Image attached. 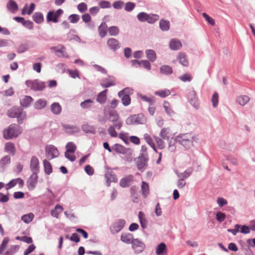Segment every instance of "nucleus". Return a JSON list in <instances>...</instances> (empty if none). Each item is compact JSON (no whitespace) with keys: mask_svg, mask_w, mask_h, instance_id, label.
Listing matches in <instances>:
<instances>
[{"mask_svg":"<svg viewBox=\"0 0 255 255\" xmlns=\"http://www.w3.org/2000/svg\"><path fill=\"white\" fill-rule=\"evenodd\" d=\"M63 211V207L60 205H57L55 208L51 211V215L56 218H59V215Z\"/></svg>","mask_w":255,"mask_h":255,"instance_id":"obj_31","label":"nucleus"},{"mask_svg":"<svg viewBox=\"0 0 255 255\" xmlns=\"http://www.w3.org/2000/svg\"><path fill=\"white\" fill-rule=\"evenodd\" d=\"M93 103L94 101L93 100L91 99H87L81 102L80 106L83 109H87L90 107Z\"/></svg>","mask_w":255,"mask_h":255,"instance_id":"obj_49","label":"nucleus"},{"mask_svg":"<svg viewBox=\"0 0 255 255\" xmlns=\"http://www.w3.org/2000/svg\"><path fill=\"white\" fill-rule=\"evenodd\" d=\"M33 99L29 96H24L20 100V105L23 108H27L30 106Z\"/></svg>","mask_w":255,"mask_h":255,"instance_id":"obj_17","label":"nucleus"},{"mask_svg":"<svg viewBox=\"0 0 255 255\" xmlns=\"http://www.w3.org/2000/svg\"><path fill=\"white\" fill-rule=\"evenodd\" d=\"M22 128L19 124H11L7 128L3 130V137L6 139L16 137L22 132Z\"/></svg>","mask_w":255,"mask_h":255,"instance_id":"obj_2","label":"nucleus"},{"mask_svg":"<svg viewBox=\"0 0 255 255\" xmlns=\"http://www.w3.org/2000/svg\"><path fill=\"white\" fill-rule=\"evenodd\" d=\"M107 45L111 49L114 51L120 47L119 41L114 38H109L107 41Z\"/></svg>","mask_w":255,"mask_h":255,"instance_id":"obj_15","label":"nucleus"},{"mask_svg":"<svg viewBox=\"0 0 255 255\" xmlns=\"http://www.w3.org/2000/svg\"><path fill=\"white\" fill-rule=\"evenodd\" d=\"M138 217L139 220V222L141 225V227L143 229L146 228L147 226V220L146 219L145 214L141 211L138 212Z\"/></svg>","mask_w":255,"mask_h":255,"instance_id":"obj_26","label":"nucleus"},{"mask_svg":"<svg viewBox=\"0 0 255 255\" xmlns=\"http://www.w3.org/2000/svg\"><path fill=\"white\" fill-rule=\"evenodd\" d=\"M126 224V221L124 219H119L116 221L111 227V231L115 234L121 231Z\"/></svg>","mask_w":255,"mask_h":255,"instance_id":"obj_9","label":"nucleus"},{"mask_svg":"<svg viewBox=\"0 0 255 255\" xmlns=\"http://www.w3.org/2000/svg\"><path fill=\"white\" fill-rule=\"evenodd\" d=\"M171 92L169 90H161L154 92V95L161 98H165L170 95Z\"/></svg>","mask_w":255,"mask_h":255,"instance_id":"obj_44","label":"nucleus"},{"mask_svg":"<svg viewBox=\"0 0 255 255\" xmlns=\"http://www.w3.org/2000/svg\"><path fill=\"white\" fill-rule=\"evenodd\" d=\"M28 46L26 44H22L18 46L17 48V52L18 53H22L28 50Z\"/></svg>","mask_w":255,"mask_h":255,"instance_id":"obj_56","label":"nucleus"},{"mask_svg":"<svg viewBox=\"0 0 255 255\" xmlns=\"http://www.w3.org/2000/svg\"><path fill=\"white\" fill-rule=\"evenodd\" d=\"M62 108L58 103H54L51 105V111L55 115H59L61 113Z\"/></svg>","mask_w":255,"mask_h":255,"instance_id":"obj_38","label":"nucleus"},{"mask_svg":"<svg viewBox=\"0 0 255 255\" xmlns=\"http://www.w3.org/2000/svg\"><path fill=\"white\" fill-rule=\"evenodd\" d=\"M7 116L10 118H16L19 125L22 124L27 118L26 113L23 109L17 106L9 109L7 112Z\"/></svg>","mask_w":255,"mask_h":255,"instance_id":"obj_1","label":"nucleus"},{"mask_svg":"<svg viewBox=\"0 0 255 255\" xmlns=\"http://www.w3.org/2000/svg\"><path fill=\"white\" fill-rule=\"evenodd\" d=\"M192 173V169H188L183 173H178V172H176V174L178 178L180 179H183V180L188 178Z\"/></svg>","mask_w":255,"mask_h":255,"instance_id":"obj_41","label":"nucleus"},{"mask_svg":"<svg viewBox=\"0 0 255 255\" xmlns=\"http://www.w3.org/2000/svg\"><path fill=\"white\" fill-rule=\"evenodd\" d=\"M63 128L66 132L70 134L78 132L79 130L78 128L76 127L66 125H63Z\"/></svg>","mask_w":255,"mask_h":255,"instance_id":"obj_34","label":"nucleus"},{"mask_svg":"<svg viewBox=\"0 0 255 255\" xmlns=\"http://www.w3.org/2000/svg\"><path fill=\"white\" fill-rule=\"evenodd\" d=\"M6 8L11 13H15L18 10V6L15 1L9 0L6 4Z\"/></svg>","mask_w":255,"mask_h":255,"instance_id":"obj_20","label":"nucleus"},{"mask_svg":"<svg viewBox=\"0 0 255 255\" xmlns=\"http://www.w3.org/2000/svg\"><path fill=\"white\" fill-rule=\"evenodd\" d=\"M187 98L191 105L196 109L199 108V103L196 91L193 88L189 92L187 95Z\"/></svg>","mask_w":255,"mask_h":255,"instance_id":"obj_8","label":"nucleus"},{"mask_svg":"<svg viewBox=\"0 0 255 255\" xmlns=\"http://www.w3.org/2000/svg\"><path fill=\"white\" fill-rule=\"evenodd\" d=\"M108 31L111 36H117L120 33V29L117 26H110L108 29Z\"/></svg>","mask_w":255,"mask_h":255,"instance_id":"obj_47","label":"nucleus"},{"mask_svg":"<svg viewBox=\"0 0 255 255\" xmlns=\"http://www.w3.org/2000/svg\"><path fill=\"white\" fill-rule=\"evenodd\" d=\"M34 215L32 213H29L21 217V220L25 223H29L34 218Z\"/></svg>","mask_w":255,"mask_h":255,"instance_id":"obj_48","label":"nucleus"},{"mask_svg":"<svg viewBox=\"0 0 255 255\" xmlns=\"http://www.w3.org/2000/svg\"><path fill=\"white\" fill-rule=\"evenodd\" d=\"M16 239L18 240L21 241L27 244H30L32 242V238L31 237H29L26 236H24L22 237H17Z\"/></svg>","mask_w":255,"mask_h":255,"instance_id":"obj_57","label":"nucleus"},{"mask_svg":"<svg viewBox=\"0 0 255 255\" xmlns=\"http://www.w3.org/2000/svg\"><path fill=\"white\" fill-rule=\"evenodd\" d=\"M46 155L48 158L51 159L57 157L59 152L56 147L53 145H50L46 147Z\"/></svg>","mask_w":255,"mask_h":255,"instance_id":"obj_11","label":"nucleus"},{"mask_svg":"<svg viewBox=\"0 0 255 255\" xmlns=\"http://www.w3.org/2000/svg\"><path fill=\"white\" fill-rule=\"evenodd\" d=\"M58 17L56 16V14L54 13V11L50 10L47 13L46 19L48 22H53L57 23L58 22Z\"/></svg>","mask_w":255,"mask_h":255,"instance_id":"obj_35","label":"nucleus"},{"mask_svg":"<svg viewBox=\"0 0 255 255\" xmlns=\"http://www.w3.org/2000/svg\"><path fill=\"white\" fill-rule=\"evenodd\" d=\"M10 162V157L8 156H5L0 160V167H3L5 165L9 164Z\"/></svg>","mask_w":255,"mask_h":255,"instance_id":"obj_53","label":"nucleus"},{"mask_svg":"<svg viewBox=\"0 0 255 255\" xmlns=\"http://www.w3.org/2000/svg\"><path fill=\"white\" fill-rule=\"evenodd\" d=\"M132 247L136 254L141 253L145 248L144 244L138 239H134L132 242Z\"/></svg>","mask_w":255,"mask_h":255,"instance_id":"obj_12","label":"nucleus"},{"mask_svg":"<svg viewBox=\"0 0 255 255\" xmlns=\"http://www.w3.org/2000/svg\"><path fill=\"white\" fill-rule=\"evenodd\" d=\"M147 158L144 156H139L136 160L137 167L139 170L143 171L146 167Z\"/></svg>","mask_w":255,"mask_h":255,"instance_id":"obj_13","label":"nucleus"},{"mask_svg":"<svg viewBox=\"0 0 255 255\" xmlns=\"http://www.w3.org/2000/svg\"><path fill=\"white\" fill-rule=\"evenodd\" d=\"M139 97L142 100L148 102L150 106L153 105L155 103V99L153 97H148L142 94L139 95Z\"/></svg>","mask_w":255,"mask_h":255,"instance_id":"obj_46","label":"nucleus"},{"mask_svg":"<svg viewBox=\"0 0 255 255\" xmlns=\"http://www.w3.org/2000/svg\"><path fill=\"white\" fill-rule=\"evenodd\" d=\"M146 119L143 114L140 113L137 115H132L128 117L126 123L128 125L144 124L146 123Z\"/></svg>","mask_w":255,"mask_h":255,"instance_id":"obj_3","label":"nucleus"},{"mask_svg":"<svg viewBox=\"0 0 255 255\" xmlns=\"http://www.w3.org/2000/svg\"><path fill=\"white\" fill-rule=\"evenodd\" d=\"M124 4V2L122 1H121V0L116 1L113 3V6L115 9H120L122 8Z\"/></svg>","mask_w":255,"mask_h":255,"instance_id":"obj_64","label":"nucleus"},{"mask_svg":"<svg viewBox=\"0 0 255 255\" xmlns=\"http://www.w3.org/2000/svg\"><path fill=\"white\" fill-rule=\"evenodd\" d=\"M163 107L165 109L166 113L169 116H172L174 114V112L170 107L168 102H164Z\"/></svg>","mask_w":255,"mask_h":255,"instance_id":"obj_52","label":"nucleus"},{"mask_svg":"<svg viewBox=\"0 0 255 255\" xmlns=\"http://www.w3.org/2000/svg\"><path fill=\"white\" fill-rule=\"evenodd\" d=\"M203 16L205 18L206 21H208L211 25L213 26L215 24V20L207 13L204 12L202 13Z\"/></svg>","mask_w":255,"mask_h":255,"instance_id":"obj_60","label":"nucleus"},{"mask_svg":"<svg viewBox=\"0 0 255 255\" xmlns=\"http://www.w3.org/2000/svg\"><path fill=\"white\" fill-rule=\"evenodd\" d=\"M132 93L133 90L129 88H126L119 92L118 96L121 99L123 105L128 106L130 104L131 99L129 95Z\"/></svg>","mask_w":255,"mask_h":255,"instance_id":"obj_4","label":"nucleus"},{"mask_svg":"<svg viewBox=\"0 0 255 255\" xmlns=\"http://www.w3.org/2000/svg\"><path fill=\"white\" fill-rule=\"evenodd\" d=\"M46 105L47 101L44 99H40L35 102L34 107L35 109L39 110L44 109Z\"/></svg>","mask_w":255,"mask_h":255,"instance_id":"obj_28","label":"nucleus"},{"mask_svg":"<svg viewBox=\"0 0 255 255\" xmlns=\"http://www.w3.org/2000/svg\"><path fill=\"white\" fill-rule=\"evenodd\" d=\"M218 94L215 92L213 94L212 97V102L214 108H216L218 106Z\"/></svg>","mask_w":255,"mask_h":255,"instance_id":"obj_58","label":"nucleus"},{"mask_svg":"<svg viewBox=\"0 0 255 255\" xmlns=\"http://www.w3.org/2000/svg\"><path fill=\"white\" fill-rule=\"evenodd\" d=\"M159 18L158 15L155 14H148L146 22L150 24H153L157 21Z\"/></svg>","mask_w":255,"mask_h":255,"instance_id":"obj_45","label":"nucleus"},{"mask_svg":"<svg viewBox=\"0 0 255 255\" xmlns=\"http://www.w3.org/2000/svg\"><path fill=\"white\" fill-rule=\"evenodd\" d=\"M174 141L178 143H182L183 142H196L193 134L191 133H186L184 134H180L175 137Z\"/></svg>","mask_w":255,"mask_h":255,"instance_id":"obj_7","label":"nucleus"},{"mask_svg":"<svg viewBox=\"0 0 255 255\" xmlns=\"http://www.w3.org/2000/svg\"><path fill=\"white\" fill-rule=\"evenodd\" d=\"M112 148L113 151L123 154L127 153L128 150V149L124 147L122 144H114Z\"/></svg>","mask_w":255,"mask_h":255,"instance_id":"obj_29","label":"nucleus"},{"mask_svg":"<svg viewBox=\"0 0 255 255\" xmlns=\"http://www.w3.org/2000/svg\"><path fill=\"white\" fill-rule=\"evenodd\" d=\"M17 184H19L20 186H22L23 184V180L20 178H16L11 180L6 185V190H8L13 187Z\"/></svg>","mask_w":255,"mask_h":255,"instance_id":"obj_21","label":"nucleus"},{"mask_svg":"<svg viewBox=\"0 0 255 255\" xmlns=\"http://www.w3.org/2000/svg\"><path fill=\"white\" fill-rule=\"evenodd\" d=\"M30 168L32 172H39V162L36 156H32L30 160Z\"/></svg>","mask_w":255,"mask_h":255,"instance_id":"obj_14","label":"nucleus"},{"mask_svg":"<svg viewBox=\"0 0 255 255\" xmlns=\"http://www.w3.org/2000/svg\"><path fill=\"white\" fill-rule=\"evenodd\" d=\"M82 129L86 133L95 134L96 133V128L95 127L88 124L83 125Z\"/></svg>","mask_w":255,"mask_h":255,"instance_id":"obj_23","label":"nucleus"},{"mask_svg":"<svg viewBox=\"0 0 255 255\" xmlns=\"http://www.w3.org/2000/svg\"><path fill=\"white\" fill-rule=\"evenodd\" d=\"M121 240L124 243L129 244H132V242L134 239L132 234L130 233H125L122 234L121 236Z\"/></svg>","mask_w":255,"mask_h":255,"instance_id":"obj_22","label":"nucleus"},{"mask_svg":"<svg viewBox=\"0 0 255 255\" xmlns=\"http://www.w3.org/2000/svg\"><path fill=\"white\" fill-rule=\"evenodd\" d=\"M135 7V4L132 2H128L126 3L125 10L126 11L130 12L132 11Z\"/></svg>","mask_w":255,"mask_h":255,"instance_id":"obj_54","label":"nucleus"},{"mask_svg":"<svg viewBox=\"0 0 255 255\" xmlns=\"http://www.w3.org/2000/svg\"><path fill=\"white\" fill-rule=\"evenodd\" d=\"M147 59L151 62H153L156 59L155 52L153 50L148 49L145 51Z\"/></svg>","mask_w":255,"mask_h":255,"instance_id":"obj_39","label":"nucleus"},{"mask_svg":"<svg viewBox=\"0 0 255 255\" xmlns=\"http://www.w3.org/2000/svg\"><path fill=\"white\" fill-rule=\"evenodd\" d=\"M156 254L158 255H167L166 246L164 243H160L156 248Z\"/></svg>","mask_w":255,"mask_h":255,"instance_id":"obj_27","label":"nucleus"},{"mask_svg":"<svg viewBox=\"0 0 255 255\" xmlns=\"http://www.w3.org/2000/svg\"><path fill=\"white\" fill-rule=\"evenodd\" d=\"M105 178L108 186H110L111 182H116L117 181L116 176L114 174L108 172L105 174Z\"/></svg>","mask_w":255,"mask_h":255,"instance_id":"obj_36","label":"nucleus"},{"mask_svg":"<svg viewBox=\"0 0 255 255\" xmlns=\"http://www.w3.org/2000/svg\"><path fill=\"white\" fill-rule=\"evenodd\" d=\"M133 181V176L131 175H128L122 178L120 182V184L122 187L129 186Z\"/></svg>","mask_w":255,"mask_h":255,"instance_id":"obj_16","label":"nucleus"},{"mask_svg":"<svg viewBox=\"0 0 255 255\" xmlns=\"http://www.w3.org/2000/svg\"><path fill=\"white\" fill-rule=\"evenodd\" d=\"M32 174L31 175L29 180L28 183L29 185L32 188H34L37 182V178L38 175L37 173L38 172H32Z\"/></svg>","mask_w":255,"mask_h":255,"instance_id":"obj_32","label":"nucleus"},{"mask_svg":"<svg viewBox=\"0 0 255 255\" xmlns=\"http://www.w3.org/2000/svg\"><path fill=\"white\" fill-rule=\"evenodd\" d=\"M170 48L173 50H177L182 47L180 41L176 39H172L169 43Z\"/></svg>","mask_w":255,"mask_h":255,"instance_id":"obj_24","label":"nucleus"},{"mask_svg":"<svg viewBox=\"0 0 255 255\" xmlns=\"http://www.w3.org/2000/svg\"><path fill=\"white\" fill-rule=\"evenodd\" d=\"M108 90L105 89L98 94L96 100L100 104H104L107 99V93Z\"/></svg>","mask_w":255,"mask_h":255,"instance_id":"obj_25","label":"nucleus"},{"mask_svg":"<svg viewBox=\"0 0 255 255\" xmlns=\"http://www.w3.org/2000/svg\"><path fill=\"white\" fill-rule=\"evenodd\" d=\"M78 9L81 12H84L87 9V5L85 2H81L77 6Z\"/></svg>","mask_w":255,"mask_h":255,"instance_id":"obj_62","label":"nucleus"},{"mask_svg":"<svg viewBox=\"0 0 255 255\" xmlns=\"http://www.w3.org/2000/svg\"><path fill=\"white\" fill-rule=\"evenodd\" d=\"M109 120L113 123V125L118 129H120L123 126V122L120 120L118 112L115 110L109 111Z\"/></svg>","mask_w":255,"mask_h":255,"instance_id":"obj_6","label":"nucleus"},{"mask_svg":"<svg viewBox=\"0 0 255 255\" xmlns=\"http://www.w3.org/2000/svg\"><path fill=\"white\" fill-rule=\"evenodd\" d=\"M108 25L106 22H102L99 26L98 30L101 37H105L107 33Z\"/></svg>","mask_w":255,"mask_h":255,"instance_id":"obj_18","label":"nucleus"},{"mask_svg":"<svg viewBox=\"0 0 255 255\" xmlns=\"http://www.w3.org/2000/svg\"><path fill=\"white\" fill-rule=\"evenodd\" d=\"M159 27L162 31H168L170 28V23L167 20L161 19L159 21Z\"/></svg>","mask_w":255,"mask_h":255,"instance_id":"obj_40","label":"nucleus"},{"mask_svg":"<svg viewBox=\"0 0 255 255\" xmlns=\"http://www.w3.org/2000/svg\"><path fill=\"white\" fill-rule=\"evenodd\" d=\"M33 20L37 24L42 23L44 21V17L41 12H35L32 15Z\"/></svg>","mask_w":255,"mask_h":255,"instance_id":"obj_30","label":"nucleus"},{"mask_svg":"<svg viewBox=\"0 0 255 255\" xmlns=\"http://www.w3.org/2000/svg\"><path fill=\"white\" fill-rule=\"evenodd\" d=\"M141 190L143 197L146 198L149 194V187L148 184L144 181H142L141 186Z\"/></svg>","mask_w":255,"mask_h":255,"instance_id":"obj_33","label":"nucleus"},{"mask_svg":"<svg viewBox=\"0 0 255 255\" xmlns=\"http://www.w3.org/2000/svg\"><path fill=\"white\" fill-rule=\"evenodd\" d=\"M71 23H76L78 22L80 19V16L76 14H72L68 17Z\"/></svg>","mask_w":255,"mask_h":255,"instance_id":"obj_55","label":"nucleus"},{"mask_svg":"<svg viewBox=\"0 0 255 255\" xmlns=\"http://www.w3.org/2000/svg\"><path fill=\"white\" fill-rule=\"evenodd\" d=\"M160 72L162 74L170 75L173 73V70L170 66L164 65L160 67Z\"/></svg>","mask_w":255,"mask_h":255,"instance_id":"obj_37","label":"nucleus"},{"mask_svg":"<svg viewBox=\"0 0 255 255\" xmlns=\"http://www.w3.org/2000/svg\"><path fill=\"white\" fill-rule=\"evenodd\" d=\"M168 128H163L160 133V136L163 139H167L168 140L169 137L167 135L168 134Z\"/></svg>","mask_w":255,"mask_h":255,"instance_id":"obj_59","label":"nucleus"},{"mask_svg":"<svg viewBox=\"0 0 255 255\" xmlns=\"http://www.w3.org/2000/svg\"><path fill=\"white\" fill-rule=\"evenodd\" d=\"M99 5L102 8H108L111 7V3L108 1H102L99 3Z\"/></svg>","mask_w":255,"mask_h":255,"instance_id":"obj_61","label":"nucleus"},{"mask_svg":"<svg viewBox=\"0 0 255 255\" xmlns=\"http://www.w3.org/2000/svg\"><path fill=\"white\" fill-rule=\"evenodd\" d=\"M250 98L246 95L238 97L237 102L241 106L245 105L250 101Z\"/></svg>","mask_w":255,"mask_h":255,"instance_id":"obj_42","label":"nucleus"},{"mask_svg":"<svg viewBox=\"0 0 255 255\" xmlns=\"http://www.w3.org/2000/svg\"><path fill=\"white\" fill-rule=\"evenodd\" d=\"M44 171L46 174H50L52 172V168L50 163L46 159L43 160Z\"/></svg>","mask_w":255,"mask_h":255,"instance_id":"obj_43","label":"nucleus"},{"mask_svg":"<svg viewBox=\"0 0 255 255\" xmlns=\"http://www.w3.org/2000/svg\"><path fill=\"white\" fill-rule=\"evenodd\" d=\"M116 84V79L112 75H109L108 77L103 78L100 83V85L103 88H106L115 86Z\"/></svg>","mask_w":255,"mask_h":255,"instance_id":"obj_10","label":"nucleus"},{"mask_svg":"<svg viewBox=\"0 0 255 255\" xmlns=\"http://www.w3.org/2000/svg\"><path fill=\"white\" fill-rule=\"evenodd\" d=\"M148 13L144 12H140L137 15L138 20L140 22H145L147 20Z\"/></svg>","mask_w":255,"mask_h":255,"instance_id":"obj_50","label":"nucleus"},{"mask_svg":"<svg viewBox=\"0 0 255 255\" xmlns=\"http://www.w3.org/2000/svg\"><path fill=\"white\" fill-rule=\"evenodd\" d=\"M177 60L183 66L188 67L189 62L187 60V56L184 53L180 52L177 57Z\"/></svg>","mask_w":255,"mask_h":255,"instance_id":"obj_19","label":"nucleus"},{"mask_svg":"<svg viewBox=\"0 0 255 255\" xmlns=\"http://www.w3.org/2000/svg\"><path fill=\"white\" fill-rule=\"evenodd\" d=\"M25 84L28 87H29L31 90L34 91H42L46 87L45 83L38 79L26 80L25 81Z\"/></svg>","mask_w":255,"mask_h":255,"instance_id":"obj_5","label":"nucleus"},{"mask_svg":"<svg viewBox=\"0 0 255 255\" xmlns=\"http://www.w3.org/2000/svg\"><path fill=\"white\" fill-rule=\"evenodd\" d=\"M179 79L183 82H190L192 80V76L189 73H186L179 77Z\"/></svg>","mask_w":255,"mask_h":255,"instance_id":"obj_51","label":"nucleus"},{"mask_svg":"<svg viewBox=\"0 0 255 255\" xmlns=\"http://www.w3.org/2000/svg\"><path fill=\"white\" fill-rule=\"evenodd\" d=\"M250 228L248 226L244 225H240V228L239 229V232H241L243 234H247L250 233Z\"/></svg>","mask_w":255,"mask_h":255,"instance_id":"obj_63","label":"nucleus"}]
</instances>
